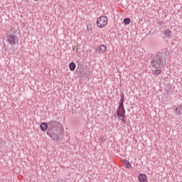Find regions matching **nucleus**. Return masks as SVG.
I'll use <instances>...</instances> for the list:
<instances>
[{"label": "nucleus", "instance_id": "nucleus-1", "mask_svg": "<svg viewBox=\"0 0 182 182\" xmlns=\"http://www.w3.org/2000/svg\"><path fill=\"white\" fill-rule=\"evenodd\" d=\"M47 135H48V136L50 137L52 140H59L60 136L59 135L58 127H56V121H50L48 122Z\"/></svg>", "mask_w": 182, "mask_h": 182}, {"label": "nucleus", "instance_id": "nucleus-2", "mask_svg": "<svg viewBox=\"0 0 182 182\" xmlns=\"http://www.w3.org/2000/svg\"><path fill=\"white\" fill-rule=\"evenodd\" d=\"M6 42L8 45L11 46L9 48V50H11V52H15V46L18 45L19 40L18 39V36L14 33L9 34L6 36Z\"/></svg>", "mask_w": 182, "mask_h": 182}, {"label": "nucleus", "instance_id": "nucleus-3", "mask_svg": "<svg viewBox=\"0 0 182 182\" xmlns=\"http://www.w3.org/2000/svg\"><path fill=\"white\" fill-rule=\"evenodd\" d=\"M150 63L154 69H160V68H161L164 65L163 55L160 54L154 55L152 58Z\"/></svg>", "mask_w": 182, "mask_h": 182}, {"label": "nucleus", "instance_id": "nucleus-4", "mask_svg": "<svg viewBox=\"0 0 182 182\" xmlns=\"http://www.w3.org/2000/svg\"><path fill=\"white\" fill-rule=\"evenodd\" d=\"M117 114L118 119L124 122V119L126 117V109H124V104H119L118 109L117 110Z\"/></svg>", "mask_w": 182, "mask_h": 182}, {"label": "nucleus", "instance_id": "nucleus-5", "mask_svg": "<svg viewBox=\"0 0 182 182\" xmlns=\"http://www.w3.org/2000/svg\"><path fill=\"white\" fill-rule=\"evenodd\" d=\"M107 22H109V19L106 16H101L97 20V26L98 28H105L106 25H107Z\"/></svg>", "mask_w": 182, "mask_h": 182}, {"label": "nucleus", "instance_id": "nucleus-6", "mask_svg": "<svg viewBox=\"0 0 182 182\" xmlns=\"http://www.w3.org/2000/svg\"><path fill=\"white\" fill-rule=\"evenodd\" d=\"M163 38L165 41H170L171 39V31L169 29L166 30L164 33Z\"/></svg>", "mask_w": 182, "mask_h": 182}, {"label": "nucleus", "instance_id": "nucleus-7", "mask_svg": "<svg viewBox=\"0 0 182 182\" xmlns=\"http://www.w3.org/2000/svg\"><path fill=\"white\" fill-rule=\"evenodd\" d=\"M173 110L174 113L176 114V116H181L182 114V105H180L179 106L173 105Z\"/></svg>", "mask_w": 182, "mask_h": 182}, {"label": "nucleus", "instance_id": "nucleus-8", "mask_svg": "<svg viewBox=\"0 0 182 182\" xmlns=\"http://www.w3.org/2000/svg\"><path fill=\"white\" fill-rule=\"evenodd\" d=\"M48 127H49V123H47V122H43L40 125V128L42 132H46Z\"/></svg>", "mask_w": 182, "mask_h": 182}, {"label": "nucleus", "instance_id": "nucleus-9", "mask_svg": "<svg viewBox=\"0 0 182 182\" xmlns=\"http://www.w3.org/2000/svg\"><path fill=\"white\" fill-rule=\"evenodd\" d=\"M138 180L139 182H144L147 180V176L144 173H140L138 176Z\"/></svg>", "mask_w": 182, "mask_h": 182}, {"label": "nucleus", "instance_id": "nucleus-10", "mask_svg": "<svg viewBox=\"0 0 182 182\" xmlns=\"http://www.w3.org/2000/svg\"><path fill=\"white\" fill-rule=\"evenodd\" d=\"M122 163L127 168H130V167H132V164L127 160H123Z\"/></svg>", "mask_w": 182, "mask_h": 182}, {"label": "nucleus", "instance_id": "nucleus-11", "mask_svg": "<svg viewBox=\"0 0 182 182\" xmlns=\"http://www.w3.org/2000/svg\"><path fill=\"white\" fill-rule=\"evenodd\" d=\"M69 68L71 72H73V70H75V69H76V64L73 62L70 63L69 64Z\"/></svg>", "mask_w": 182, "mask_h": 182}, {"label": "nucleus", "instance_id": "nucleus-12", "mask_svg": "<svg viewBox=\"0 0 182 182\" xmlns=\"http://www.w3.org/2000/svg\"><path fill=\"white\" fill-rule=\"evenodd\" d=\"M119 105H124V93H122L121 95V99H120Z\"/></svg>", "mask_w": 182, "mask_h": 182}, {"label": "nucleus", "instance_id": "nucleus-13", "mask_svg": "<svg viewBox=\"0 0 182 182\" xmlns=\"http://www.w3.org/2000/svg\"><path fill=\"white\" fill-rule=\"evenodd\" d=\"M123 22L125 23V25H130V18H124Z\"/></svg>", "mask_w": 182, "mask_h": 182}, {"label": "nucleus", "instance_id": "nucleus-14", "mask_svg": "<svg viewBox=\"0 0 182 182\" xmlns=\"http://www.w3.org/2000/svg\"><path fill=\"white\" fill-rule=\"evenodd\" d=\"M107 48L105 47V45H101L100 46V50H102V52H106Z\"/></svg>", "mask_w": 182, "mask_h": 182}, {"label": "nucleus", "instance_id": "nucleus-15", "mask_svg": "<svg viewBox=\"0 0 182 182\" xmlns=\"http://www.w3.org/2000/svg\"><path fill=\"white\" fill-rule=\"evenodd\" d=\"M155 75H156V76H159V75H161V70H155Z\"/></svg>", "mask_w": 182, "mask_h": 182}, {"label": "nucleus", "instance_id": "nucleus-16", "mask_svg": "<svg viewBox=\"0 0 182 182\" xmlns=\"http://www.w3.org/2000/svg\"><path fill=\"white\" fill-rule=\"evenodd\" d=\"M160 25H163V21H160Z\"/></svg>", "mask_w": 182, "mask_h": 182}, {"label": "nucleus", "instance_id": "nucleus-17", "mask_svg": "<svg viewBox=\"0 0 182 182\" xmlns=\"http://www.w3.org/2000/svg\"><path fill=\"white\" fill-rule=\"evenodd\" d=\"M34 1H39V0H34Z\"/></svg>", "mask_w": 182, "mask_h": 182}]
</instances>
